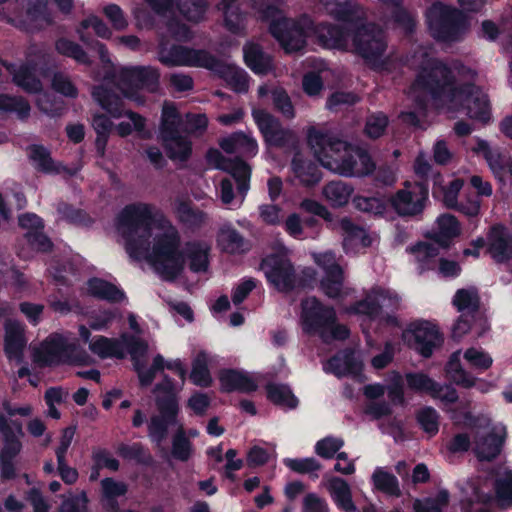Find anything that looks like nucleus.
Masks as SVG:
<instances>
[{"instance_id": "09e8293b", "label": "nucleus", "mask_w": 512, "mask_h": 512, "mask_svg": "<svg viewBox=\"0 0 512 512\" xmlns=\"http://www.w3.org/2000/svg\"><path fill=\"white\" fill-rule=\"evenodd\" d=\"M181 15L188 21L198 23L205 18L209 0H176Z\"/></svg>"}, {"instance_id": "bf43d9fd", "label": "nucleus", "mask_w": 512, "mask_h": 512, "mask_svg": "<svg viewBox=\"0 0 512 512\" xmlns=\"http://www.w3.org/2000/svg\"><path fill=\"white\" fill-rule=\"evenodd\" d=\"M216 71L224 74L226 81L236 92L244 93L248 91L249 81L243 70L232 66L226 67L221 62L220 69Z\"/></svg>"}, {"instance_id": "69168bd1", "label": "nucleus", "mask_w": 512, "mask_h": 512, "mask_svg": "<svg viewBox=\"0 0 512 512\" xmlns=\"http://www.w3.org/2000/svg\"><path fill=\"white\" fill-rule=\"evenodd\" d=\"M359 100L360 97L353 92L336 91L328 97L326 107L331 111H339L355 105Z\"/></svg>"}, {"instance_id": "393cba45", "label": "nucleus", "mask_w": 512, "mask_h": 512, "mask_svg": "<svg viewBox=\"0 0 512 512\" xmlns=\"http://www.w3.org/2000/svg\"><path fill=\"white\" fill-rule=\"evenodd\" d=\"M220 147L229 154L237 153L242 157L251 158L257 154V141L244 132H235L219 142Z\"/></svg>"}, {"instance_id": "dca6fc26", "label": "nucleus", "mask_w": 512, "mask_h": 512, "mask_svg": "<svg viewBox=\"0 0 512 512\" xmlns=\"http://www.w3.org/2000/svg\"><path fill=\"white\" fill-rule=\"evenodd\" d=\"M157 415H153L148 423L149 437L156 442L164 441L168 436L169 427L177 423L179 414L178 399L168 394L156 399Z\"/></svg>"}, {"instance_id": "680f3d73", "label": "nucleus", "mask_w": 512, "mask_h": 512, "mask_svg": "<svg viewBox=\"0 0 512 512\" xmlns=\"http://www.w3.org/2000/svg\"><path fill=\"white\" fill-rule=\"evenodd\" d=\"M355 208L370 215H383L386 212L385 202L377 197L356 196L353 199Z\"/></svg>"}, {"instance_id": "aec40b11", "label": "nucleus", "mask_w": 512, "mask_h": 512, "mask_svg": "<svg viewBox=\"0 0 512 512\" xmlns=\"http://www.w3.org/2000/svg\"><path fill=\"white\" fill-rule=\"evenodd\" d=\"M9 22L27 32L44 28L51 23L47 12V0H29L25 13L10 18Z\"/></svg>"}, {"instance_id": "7c9ffc66", "label": "nucleus", "mask_w": 512, "mask_h": 512, "mask_svg": "<svg viewBox=\"0 0 512 512\" xmlns=\"http://www.w3.org/2000/svg\"><path fill=\"white\" fill-rule=\"evenodd\" d=\"M437 225L438 231L431 234V239L438 246L448 248L451 240L460 235V223L454 215L447 213L438 217Z\"/></svg>"}, {"instance_id": "4be33fe9", "label": "nucleus", "mask_w": 512, "mask_h": 512, "mask_svg": "<svg viewBox=\"0 0 512 512\" xmlns=\"http://www.w3.org/2000/svg\"><path fill=\"white\" fill-rule=\"evenodd\" d=\"M488 253L497 263L512 259V238L505 226L497 224L491 227L488 236Z\"/></svg>"}, {"instance_id": "c03bdc74", "label": "nucleus", "mask_w": 512, "mask_h": 512, "mask_svg": "<svg viewBox=\"0 0 512 512\" xmlns=\"http://www.w3.org/2000/svg\"><path fill=\"white\" fill-rule=\"evenodd\" d=\"M372 482L374 487L387 495L399 497L401 490L397 477L382 467H377L372 474Z\"/></svg>"}, {"instance_id": "2eb2a0df", "label": "nucleus", "mask_w": 512, "mask_h": 512, "mask_svg": "<svg viewBox=\"0 0 512 512\" xmlns=\"http://www.w3.org/2000/svg\"><path fill=\"white\" fill-rule=\"evenodd\" d=\"M252 116L268 146L286 148L294 147L297 143L296 134L283 127L279 119L271 113L263 109H254Z\"/></svg>"}, {"instance_id": "1a4fd4ad", "label": "nucleus", "mask_w": 512, "mask_h": 512, "mask_svg": "<svg viewBox=\"0 0 512 512\" xmlns=\"http://www.w3.org/2000/svg\"><path fill=\"white\" fill-rule=\"evenodd\" d=\"M87 358V355H79L75 342H70L60 335L48 337L33 351V362L40 368L62 363H79Z\"/></svg>"}, {"instance_id": "13d9d810", "label": "nucleus", "mask_w": 512, "mask_h": 512, "mask_svg": "<svg viewBox=\"0 0 512 512\" xmlns=\"http://www.w3.org/2000/svg\"><path fill=\"white\" fill-rule=\"evenodd\" d=\"M55 48L58 53L73 58L78 63L91 65V60L81 46L73 41L61 38L56 41Z\"/></svg>"}, {"instance_id": "72a5a7b5", "label": "nucleus", "mask_w": 512, "mask_h": 512, "mask_svg": "<svg viewBox=\"0 0 512 512\" xmlns=\"http://www.w3.org/2000/svg\"><path fill=\"white\" fill-rule=\"evenodd\" d=\"M91 352L102 359H123L126 355L124 344L118 339L99 336L89 343Z\"/></svg>"}, {"instance_id": "49530a36", "label": "nucleus", "mask_w": 512, "mask_h": 512, "mask_svg": "<svg viewBox=\"0 0 512 512\" xmlns=\"http://www.w3.org/2000/svg\"><path fill=\"white\" fill-rule=\"evenodd\" d=\"M415 419L420 429L425 432L429 438L437 435L440 426V415L431 406H424L416 411Z\"/></svg>"}, {"instance_id": "f257e3e1", "label": "nucleus", "mask_w": 512, "mask_h": 512, "mask_svg": "<svg viewBox=\"0 0 512 512\" xmlns=\"http://www.w3.org/2000/svg\"><path fill=\"white\" fill-rule=\"evenodd\" d=\"M117 230L130 258L147 261L162 280L173 282L184 271L181 234L156 205H126L117 216Z\"/></svg>"}, {"instance_id": "5701e85b", "label": "nucleus", "mask_w": 512, "mask_h": 512, "mask_svg": "<svg viewBox=\"0 0 512 512\" xmlns=\"http://www.w3.org/2000/svg\"><path fill=\"white\" fill-rule=\"evenodd\" d=\"M362 368V362L351 350H344L337 353L328 360L324 367L326 371L338 377L352 375L358 381H361L360 375Z\"/></svg>"}, {"instance_id": "39448f33", "label": "nucleus", "mask_w": 512, "mask_h": 512, "mask_svg": "<svg viewBox=\"0 0 512 512\" xmlns=\"http://www.w3.org/2000/svg\"><path fill=\"white\" fill-rule=\"evenodd\" d=\"M300 320L306 334L317 335L324 343L345 340L350 334L345 325L337 323L335 309L323 305L314 296L301 301Z\"/></svg>"}, {"instance_id": "f03ea898", "label": "nucleus", "mask_w": 512, "mask_h": 512, "mask_svg": "<svg viewBox=\"0 0 512 512\" xmlns=\"http://www.w3.org/2000/svg\"><path fill=\"white\" fill-rule=\"evenodd\" d=\"M307 138L320 164L334 173L344 177H364L375 169L367 151L353 147L328 131L311 127Z\"/></svg>"}, {"instance_id": "ddd939ff", "label": "nucleus", "mask_w": 512, "mask_h": 512, "mask_svg": "<svg viewBox=\"0 0 512 512\" xmlns=\"http://www.w3.org/2000/svg\"><path fill=\"white\" fill-rule=\"evenodd\" d=\"M118 88L128 97H133L134 90L157 92L160 86V72L153 66H134L121 69L115 79Z\"/></svg>"}, {"instance_id": "f704fd0d", "label": "nucleus", "mask_w": 512, "mask_h": 512, "mask_svg": "<svg viewBox=\"0 0 512 512\" xmlns=\"http://www.w3.org/2000/svg\"><path fill=\"white\" fill-rule=\"evenodd\" d=\"M181 250H183L181 248ZM209 246L203 242L191 241L186 243L187 254L184 257L189 259V268L192 272H206L209 267ZM184 252V251H182ZM185 254V253H183Z\"/></svg>"}, {"instance_id": "473e14b6", "label": "nucleus", "mask_w": 512, "mask_h": 512, "mask_svg": "<svg viewBox=\"0 0 512 512\" xmlns=\"http://www.w3.org/2000/svg\"><path fill=\"white\" fill-rule=\"evenodd\" d=\"M329 490L338 509L345 512L356 511L351 489L346 480L340 477L332 478L329 482Z\"/></svg>"}, {"instance_id": "e433bc0d", "label": "nucleus", "mask_w": 512, "mask_h": 512, "mask_svg": "<svg viewBox=\"0 0 512 512\" xmlns=\"http://www.w3.org/2000/svg\"><path fill=\"white\" fill-rule=\"evenodd\" d=\"M452 304L460 314L477 313L478 310L485 309L475 287L458 289L452 299Z\"/></svg>"}, {"instance_id": "0e129e2a", "label": "nucleus", "mask_w": 512, "mask_h": 512, "mask_svg": "<svg viewBox=\"0 0 512 512\" xmlns=\"http://www.w3.org/2000/svg\"><path fill=\"white\" fill-rule=\"evenodd\" d=\"M274 108L280 112L286 119L295 117V109L291 98L283 88H275L271 92Z\"/></svg>"}, {"instance_id": "a18cd8bd", "label": "nucleus", "mask_w": 512, "mask_h": 512, "mask_svg": "<svg viewBox=\"0 0 512 512\" xmlns=\"http://www.w3.org/2000/svg\"><path fill=\"white\" fill-rule=\"evenodd\" d=\"M266 397L274 405L283 409H295L299 404L298 398L289 389L290 386H265Z\"/></svg>"}, {"instance_id": "3c124183", "label": "nucleus", "mask_w": 512, "mask_h": 512, "mask_svg": "<svg viewBox=\"0 0 512 512\" xmlns=\"http://www.w3.org/2000/svg\"><path fill=\"white\" fill-rule=\"evenodd\" d=\"M193 453V444L181 426L172 437L171 455L174 459L186 462Z\"/></svg>"}, {"instance_id": "c85d7f7f", "label": "nucleus", "mask_w": 512, "mask_h": 512, "mask_svg": "<svg viewBox=\"0 0 512 512\" xmlns=\"http://www.w3.org/2000/svg\"><path fill=\"white\" fill-rule=\"evenodd\" d=\"M433 177V195L442 196V202L448 209L458 207V194L464 185L462 179H454L448 185L443 184V178L439 172L432 173Z\"/></svg>"}, {"instance_id": "0eeeda50", "label": "nucleus", "mask_w": 512, "mask_h": 512, "mask_svg": "<svg viewBox=\"0 0 512 512\" xmlns=\"http://www.w3.org/2000/svg\"><path fill=\"white\" fill-rule=\"evenodd\" d=\"M182 119L172 102H164L159 128V137L168 157L186 161L191 154V142L182 135Z\"/></svg>"}, {"instance_id": "774afa93", "label": "nucleus", "mask_w": 512, "mask_h": 512, "mask_svg": "<svg viewBox=\"0 0 512 512\" xmlns=\"http://www.w3.org/2000/svg\"><path fill=\"white\" fill-rule=\"evenodd\" d=\"M283 463L290 470L299 474L312 473L322 468L321 463L313 457L285 458Z\"/></svg>"}, {"instance_id": "5fc2aeb1", "label": "nucleus", "mask_w": 512, "mask_h": 512, "mask_svg": "<svg viewBox=\"0 0 512 512\" xmlns=\"http://www.w3.org/2000/svg\"><path fill=\"white\" fill-rule=\"evenodd\" d=\"M382 306L378 301L377 293H374L372 287L365 295V298L357 301L350 309V312L368 316L370 319H375L380 315Z\"/></svg>"}, {"instance_id": "8fccbe9b", "label": "nucleus", "mask_w": 512, "mask_h": 512, "mask_svg": "<svg viewBox=\"0 0 512 512\" xmlns=\"http://www.w3.org/2000/svg\"><path fill=\"white\" fill-rule=\"evenodd\" d=\"M92 126L97 134L95 139L96 151L100 157H103L113 123L107 116L96 114L93 117Z\"/></svg>"}, {"instance_id": "a211bd4d", "label": "nucleus", "mask_w": 512, "mask_h": 512, "mask_svg": "<svg viewBox=\"0 0 512 512\" xmlns=\"http://www.w3.org/2000/svg\"><path fill=\"white\" fill-rule=\"evenodd\" d=\"M209 164L229 173L236 182L237 194L244 200L249 188L251 167L239 157L228 159L217 149H210L206 155Z\"/></svg>"}, {"instance_id": "6ab92c4d", "label": "nucleus", "mask_w": 512, "mask_h": 512, "mask_svg": "<svg viewBox=\"0 0 512 512\" xmlns=\"http://www.w3.org/2000/svg\"><path fill=\"white\" fill-rule=\"evenodd\" d=\"M92 97L112 117L120 118L123 115H126L132 121L134 129L143 133V138H148L150 136L149 133L144 132L145 118L130 110L125 111L124 103L117 94L105 88L103 85H100L93 88Z\"/></svg>"}, {"instance_id": "338daca9", "label": "nucleus", "mask_w": 512, "mask_h": 512, "mask_svg": "<svg viewBox=\"0 0 512 512\" xmlns=\"http://www.w3.org/2000/svg\"><path fill=\"white\" fill-rule=\"evenodd\" d=\"M164 368V359L161 355H157L153 359V363L148 367L144 361L136 362L135 370L138 373L141 384L151 383L156 374Z\"/></svg>"}, {"instance_id": "cd10ccee", "label": "nucleus", "mask_w": 512, "mask_h": 512, "mask_svg": "<svg viewBox=\"0 0 512 512\" xmlns=\"http://www.w3.org/2000/svg\"><path fill=\"white\" fill-rule=\"evenodd\" d=\"M174 212L177 220L187 229H200L207 221V214L190 202L177 201Z\"/></svg>"}, {"instance_id": "9b49d317", "label": "nucleus", "mask_w": 512, "mask_h": 512, "mask_svg": "<svg viewBox=\"0 0 512 512\" xmlns=\"http://www.w3.org/2000/svg\"><path fill=\"white\" fill-rule=\"evenodd\" d=\"M158 60L167 67L197 66L209 70H219L221 67V61L205 50H195L180 45L167 48L163 43L158 48Z\"/></svg>"}, {"instance_id": "79ce46f5", "label": "nucleus", "mask_w": 512, "mask_h": 512, "mask_svg": "<svg viewBox=\"0 0 512 512\" xmlns=\"http://www.w3.org/2000/svg\"><path fill=\"white\" fill-rule=\"evenodd\" d=\"M415 391L425 392L433 399L440 401L443 409L450 410L451 406L458 403L459 395L455 386H409Z\"/></svg>"}, {"instance_id": "e2e57ef3", "label": "nucleus", "mask_w": 512, "mask_h": 512, "mask_svg": "<svg viewBox=\"0 0 512 512\" xmlns=\"http://www.w3.org/2000/svg\"><path fill=\"white\" fill-rule=\"evenodd\" d=\"M344 285V274L343 271L326 274L320 281V289L329 298H338L341 295Z\"/></svg>"}, {"instance_id": "b1692460", "label": "nucleus", "mask_w": 512, "mask_h": 512, "mask_svg": "<svg viewBox=\"0 0 512 512\" xmlns=\"http://www.w3.org/2000/svg\"><path fill=\"white\" fill-rule=\"evenodd\" d=\"M4 351L9 359H20L26 346L23 326L15 320L7 319L4 324Z\"/></svg>"}, {"instance_id": "bb28decb", "label": "nucleus", "mask_w": 512, "mask_h": 512, "mask_svg": "<svg viewBox=\"0 0 512 512\" xmlns=\"http://www.w3.org/2000/svg\"><path fill=\"white\" fill-rule=\"evenodd\" d=\"M217 243L222 251L229 254H241L250 249L249 242L231 224H223L219 228Z\"/></svg>"}, {"instance_id": "c756f323", "label": "nucleus", "mask_w": 512, "mask_h": 512, "mask_svg": "<svg viewBox=\"0 0 512 512\" xmlns=\"http://www.w3.org/2000/svg\"><path fill=\"white\" fill-rule=\"evenodd\" d=\"M504 441L505 435L489 432L476 441L474 453L479 461H493L501 453Z\"/></svg>"}, {"instance_id": "58836bf2", "label": "nucleus", "mask_w": 512, "mask_h": 512, "mask_svg": "<svg viewBox=\"0 0 512 512\" xmlns=\"http://www.w3.org/2000/svg\"><path fill=\"white\" fill-rule=\"evenodd\" d=\"M27 152L30 161L38 171L46 174L60 173L61 168L52 159L48 148L32 144L27 147Z\"/></svg>"}, {"instance_id": "2f4dec72", "label": "nucleus", "mask_w": 512, "mask_h": 512, "mask_svg": "<svg viewBox=\"0 0 512 512\" xmlns=\"http://www.w3.org/2000/svg\"><path fill=\"white\" fill-rule=\"evenodd\" d=\"M328 14L343 22H353L362 17V12L355 1L344 3L337 0H321Z\"/></svg>"}, {"instance_id": "37998d69", "label": "nucleus", "mask_w": 512, "mask_h": 512, "mask_svg": "<svg viewBox=\"0 0 512 512\" xmlns=\"http://www.w3.org/2000/svg\"><path fill=\"white\" fill-rule=\"evenodd\" d=\"M116 452L122 459L133 460L140 465L150 466L153 462L149 449L141 442H134L132 444L120 443Z\"/></svg>"}, {"instance_id": "412c9836", "label": "nucleus", "mask_w": 512, "mask_h": 512, "mask_svg": "<svg viewBox=\"0 0 512 512\" xmlns=\"http://www.w3.org/2000/svg\"><path fill=\"white\" fill-rule=\"evenodd\" d=\"M489 329L486 309H481L477 313L460 314L451 328V338L458 342L471 331H475L476 335L481 337Z\"/></svg>"}, {"instance_id": "a19ab883", "label": "nucleus", "mask_w": 512, "mask_h": 512, "mask_svg": "<svg viewBox=\"0 0 512 512\" xmlns=\"http://www.w3.org/2000/svg\"><path fill=\"white\" fill-rule=\"evenodd\" d=\"M89 294L102 300L117 303L125 298V294L116 285L102 279L94 278L88 282Z\"/></svg>"}, {"instance_id": "9d476101", "label": "nucleus", "mask_w": 512, "mask_h": 512, "mask_svg": "<svg viewBox=\"0 0 512 512\" xmlns=\"http://www.w3.org/2000/svg\"><path fill=\"white\" fill-rule=\"evenodd\" d=\"M428 201V186L425 181H406L403 188L392 194L388 203L393 211L403 218L420 216Z\"/></svg>"}, {"instance_id": "4d7b16f0", "label": "nucleus", "mask_w": 512, "mask_h": 512, "mask_svg": "<svg viewBox=\"0 0 512 512\" xmlns=\"http://www.w3.org/2000/svg\"><path fill=\"white\" fill-rule=\"evenodd\" d=\"M14 83L27 93H38L42 90V83L36 77L33 69L21 66L13 75Z\"/></svg>"}, {"instance_id": "6e6552de", "label": "nucleus", "mask_w": 512, "mask_h": 512, "mask_svg": "<svg viewBox=\"0 0 512 512\" xmlns=\"http://www.w3.org/2000/svg\"><path fill=\"white\" fill-rule=\"evenodd\" d=\"M352 44L354 52L368 65L378 69L387 68L388 42L382 28L372 23L358 27L353 34Z\"/></svg>"}, {"instance_id": "052dcab7", "label": "nucleus", "mask_w": 512, "mask_h": 512, "mask_svg": "<svg viewBox=\"0 0 512 512\" xmlns=\"http://www.w3.org/2000/svg\"><path fill=\"white\" fill-rule=\"evenodd\" d=\"M494 491L501 506H512V471H506L501 477L495 479Z\"/></svg>"}, {"instance_id": "f3484780", "label": "nucleus", "mask_w": 512, "mask_h": 512, "mask_svg": "<svg viewBox=\"0 0 512 512\" xmlns=\"http://www.w3.org/2000/svg\"><path fill=\"white\" fill-rule=\"evenodd\" d=\"M403 337L411 348L425 358H429L443 343L442 334L437 326L428 321L410 325L403 333Z\"/></svg>"}, {"instance_id": "864d4df0", "label": "nucleus", "mask_w": 512, "mask_h": 512, "mask_svg": "<svg viewBox=\"0 0 512 512\" xmlns=\"http://www.w3.org/2000/svg\"><path fill=\"white\" fill-rule=\"evenodd\" d=\"M30 110V105L25 98L0 94V112L16 113L20 119H26Z\"/></svg>"}, {"instance_id": "603ef678", "label": "nucleus", "mask_w": 512, "mask_h": 512, "mask_svg": "<svg viewBox=\"0 0 512 512\" xmlns=\"http://www.w3.org/2000/svg\"><path fill=\"white\" fill-rule=\"evenodd\" d=\"M473 151L483 155L489 167L496 175H500L504 170L505 158L497 150L492 149L487 141L478 139Z\"/></svg>"}, {"instance_id": "4468645a", "label": "nucleus", "mask_w": 512, "mask_h": 512, "mask_svg": "<svg viewBox=\"0 0 512 512\" xmlns=\"http://www.w3.org/2000/svg\"><path fill=\"white\" fill-rule=\"evenodd\" d=\"M268 281L280 292H290L298 285L296 271L287 256L271 254L260 264Z\"/></svg>"}, {"instance_id": "de8ad7c7", "label": "nucleus", "mask_w": 512, "mask_h": 512, "mask_svg": "<svg viewBox=\"0 0 512 512\" xmlns=\"http://www.w3.org/2000/svg\"><path fill=\"white\" fill-rule=\"evenodd\" d=\"M439 247L435 242H418L407 248V251L414 255L422 270L433 269L432 262L439 254Z\"/></svg>"}, {"instance_id": "6e6d98bb", "label": "nucleus", "mask_w": 512, "mask_h": 512, "mask_svg": "<svg viewBox=\"0 0 512 512\" xmlns=\"http://www.w3.org/2000/svg\"><path fill=\"white\" fill-rule=\"evenodd\" d=\"M208 355L200 351L192 360L190 380L194 384H211L212 378L208 368Z\"/></svg>"}, {"instance_id": "f8f14e48", "label": "nucleus", "mask_w": 512, "mask_h": 512, "mask_svg": "<svg viewBox=\"0 0 512 512\" xmlns=\"http://www.w3.org/2000/svg\"><path fill=\"white\" fill-rule=\"evenodd\" d=\"M455 93H459V97L451 99L448 104L449 109L458 111L463 109L466 115L482 123L490 120V108L487 95L476 85L467 83L458 86Z\"/></svg>"}, {"instance_id": "c9c22d12", "label": "nucleus", "mask_w": 512, "mask_h": 512, "mask_svg": "<svg viewBox=\"0 0 512 512\" xmlns=\"http://www.w3.org/2000/svg\"><path fill=\"white\" fill-rule=\"evenodd\" d=\"M291 167L295 176L305 186H314L321 179L318 166L312 161L304 160L299 153L294 155Z\"/></svg>"}, {"instance_id": "423d86ee", "label": "nucleus", "mask_w": 512, "mask_h": 512, "mask_svg": "<svg viewBox=\"0 0 512 512\" xmlns=\"http://www.w3.org/2000/svg\"><path fill=\"white\" fill-rule=\"evenodd\" d=\"M430 35L437 42L451 44L460 41L468 30L467 18L459 9L433 3L425 12Z\"/></svg>"}, {"instance_id": "4c0bfd02", "label": "nucleus", "mask_w": 512, "mask_h": 512, "mask_svg": "<svg viewBox=\"0 0 512 512\" xmlns=\"http://www.w3.org/2000/svg\"><path fill=\"white\" fill-rule=\"evenodd\" d=\"M244 59L249 68L257 74H267L272 69L271 57L258 44H247L243 48Z\"/></svg>"}, {"instance_id": "7ed1b4c3", "label": "nucleus", "mask_w": 512, "mask_h": 512, "mask_svg": "<svg viewBox=\"0 0 512 512\" xmlns=\"http://www.w3.org/2000/svg\"><path fill=\"white\" fill-rule=\"evenodd\" d=\"M252 5L262 19L271 20L270 33L287 53L305 47L306 38L313 30V20L308 15L297 20L283 17L279 0H252Z\"/></svg>"}, {"instance_id": "ea45409f", "label": "nucleus", "mask_w": 512, "mask_h": 512, "mask_svg": "<svg viewBox=\"0 0 512 512\" xmlns=\"http://www.w3.org/2000/svg\"><path fill=\"white\" fill-rule=\"evenodd\" d=\"M354 188L341 180L330 181L322 189L323 196L333 207H342L349 202Z\"/></svg>"}, {"instance_id": "20e7f679", "label": "nucleus", "mask_w": 512, "mask_h": 512, "mask_svg": "<svg viewBox=\"0 0 512 512\" xmlns=\"http://www.w3.org/2000/svg\"><path fill=\"white\" fill-rule=\"evenodd\" d=\"M409 65L418 70L413 90H423L446 104L459 97V93H455L458 86H455L452 70L442 61L431 58L426 48L419 47L409 60Z\"/></svg>"}, {"instance_id": "a878e982", "label": "nucleus", "mask_w": 512, "mask_h": 512, "mask_svg": "<svg viewBox=\"0 0 512 512\" xmlns=\"http://www.w3.org/2000/svg\"><path fill=\"white\" fill-rule=\"evenodd\" d=\"M312 34H315L319 43L327 48L345 49L348 45V32L340 25L313 24Z\"/></svg>"}]
</instances>
